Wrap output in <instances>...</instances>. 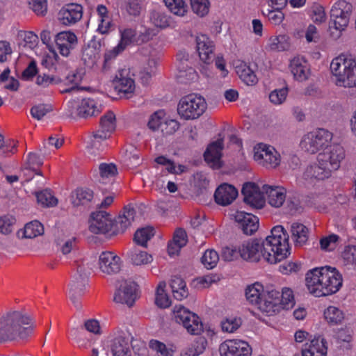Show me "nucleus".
<instances>
[{
    "label": "nucleus",
    "instance_id": "393cba45",
    "mask_svg": "<svg viewBox=\"0 0 356 356\" xmlns=\"http://www.w3.org/2000/svg\"><path fill=\"white\" fill-rule=\"evenodd\" d=\"M101 44L96 40H90L82 51V60L88 67H92L99 58Z\"/></svg>",
    "mask_w": 356,
    "mask_h": 356
},
{
    "label": "nucleus",
    "instance_id": "052dcab7",
    "mask_svg": "<svg viewBox=\"0 0 356 356\" xmlns=\"http://www.w3.org/2000/svg\"><path fill=\"white\" fill-rule=\"evenodd\" d=\"M141 2V0H126L125 9L128 14L138 16L142 9Z\"/></svg>",
    "mask_w": 356,
    "mask_h": 356
},
{
    "label": "nucleus",
    "instance_id": "5701e85b",
    "mask_svg": "<svg viewBox=\"0 0 356 356\" xmlns=\"http://www.w3.org/2000/svg\"><path fill=\"white\" fill-rule=\"evenodd\" d=\"M318 163H314L307 167L303 177L306 180H323L331 176L332 172L326 164H323L318 159Z\"/></svg>",
    "mask_w": 356,
    "mask_h": 356
},
{
    "label": "nucleus",
    "instance_id": "8fccbe9b",
    "mask_svg": "<svg viewBox=\"0 0 356 356\" xmlns=\"http://www.w3.org/2000/svg\"><path fill=\"white\" fill-rule=\"evenodd\" d=\"M15 222V218L10 215L0 216V232L3 234H9L12 232L13 225Z\"/></svg>",
    "mask_w": 356,
    "mask_h": 356
},
{
    "label": "nucleus",
    "instance_id": "338daca9",
    "mask_svg": "<svg viewBox=\"0 0 356 356\" xmlns=\"http://www.w3.org/2000/svg\"><path fill=\"white\" fill-rule=\"evenodd\" d=\"M62 81L61 79L55 76H49L45 74L38 75L36 79V83L44 88L49 86L51 83L58 84Z\"/></svg>",
    "mask_w": 356,
    "mask_h": 356
},
{
    "label": "nucleus",
    "instance_id": "4be33fe9",
    "mask_svg": "<svg viewBox=\"0 0 356 356\" xmlns=\"http://www.w3.org/2000/svg\"><path fill=\"white\" fill-rule=\"evenodd\" d=\"M237 195L238 191L233 186L223 184L216 190L214 198L217 204L227 206L230 204Z\"/></svg>",
    "mask_w": 356,
    "mask_h": 356
},
{
    "label": "nucleus",
    "instance_id": "ddd939ff",
    "mask_svg": "<svg viewBox=\"0 0 356 356\" xmlns=\"http://www.w3.org/2000/svg\"><path fill=\"white\" fill-rule=\"evenodd\" d=\"M113 220L107 212L99 211L91 214L89 226L91 232L99 234L111 232L113 234Z\"/></svg>",
    "mask_w": 356,
    "mask_h": 356
},
{
    "label": "nucleus",
    "instance_id": "6ab92c4d",
    "mask_svg": "<svg viewBox=\"0 0 356 356\" xmlns=\"http://www.w3.org/2000/svg\"><path fill=\"white\" fill-rule=\"evenodd\" d=\"M239 228L246 235H252L259 227V218L249 213L237 211L234 216Z\"/></svg>",
    "mask_w": 356,
    "mask_h": 356
},
{
    "label": "nucleus",
    "instance_id": "6e6d98bb",
    "mask_svg": "<svg viewBox=\"0 0 356 356\" xmlns=\"http://www.w3.org/2000/svg\"><path fill=\"white\" fill-rule=\"evenodd\" d=\"M29 7L38 15H44L47 11V0H29Z\"/></svg>",
    "mask_w": 356,
    "mask_h": 356
},
{
    "label": "nucleus",
    "instance_id": "cd10ccee",
    "mask_svg": "<svg viewBox=\"0 0 356 356\" xmlns=\"http://www.w3.org/2000/svg\"><path fill=\"white\" fill-rule=\"evenodd\" d=\"M291 72L294 78L300 81L308 79L309 70L307 67V62L303 57H295L291 60Z\"/></svg>",
    "mask_w": 356,
    "mask_h": 356
},
{
    "label": "nucleus",
    "instance_id": "20e7f679",
    "mask_svg": "<svg viewBox=\"0 0 356 356\" xmlns=\"http://www.w3.org/2000/svg\"><path fill=\"white\" fill-rule=\"evenodd\" d=\"M241 193L244 202L257 209H262L265 205L264 193L269 204L275 208L282 207L286 199L284 188L268 184H264L260 189L255 183L247 182L243 184Z\"/></svg>",
    "mask_w": 356,
    "mask_h": 356
},
{
    "label": "nucleus",
    "instance_id": "c9c22d12",
    "mask_svg": "<svg viewBox=\"0 0 356 356\" xmlns=\"http://www.w3.org/2000/svg\"><path fill=\"white\" fill-rule=\"evenodd\" d=\"M154 235V228L146 227L138 229L134 235V241L138 245L147 247V241Z\"/></svg>",
    "mask_w": 356,
    "mask_h": 356
},
{
    "label": "nucleus",
    "instance_id": "7c9ffc66",
    "mask_svg": "<svg viewBox=\"0 0 356 356\" xmlns=\"http://www.w3.org/2000/svg\"><path fill=\"white\" fill-rule=\"evenodd\" d=\"M111 352L113 356H131L128 339L122 336L115 338L111 343Z\"/></svg>",
    "mask_w": 356,
    "mask_h": 356
},
{
    "label": "nucleus",
    "instance_id": "79ce46f5",
    "mask_svg": "<svg viewBox=\"0 0 356 356\" xmlns=\"http://www.w3.org/2000/svg\"><path fill=\"white\" fill-rule=\"evenodd\" d=\"M170 12L178 16H184L187 13V6L184 0H163Z\"/></svg>",
    "mask_w": 356,
    "mask_h": 356
},
{
    "label": "nucleus",
    "instance_id": "4d7b16f0",
    "mask_svg": "<svg viewBox=\"0 0 356 356\" xmlns=\"http://www.w3.org/2000/svg\"><path fill=\"white\" fill-rule=\"evenodd\" d=\"M51 110L52 108L51 105L38 104L31 108V114L34 118L40 120Z\"/></svg>",
    "mask_w": 356,
    "mask_h": 356
},
{
    "label": "nucleus",
    "instance_id": "4468645a",
    "mask_svg": "<svg viewBox=\"0 0 356 356\" xmlns=\"http://www.w3.org/2000/svg\"><path fill=\"white\" fill-rule=\"evenodd\" d=\"M263 304L259 306V310L266 313L268 316H273L281 309L280 292L273 289V286H267L263 290Z\"/></svg>",
    "mask_w": 356,
    "mask_h": 356
},
{
    "label": "nucleus",
    "instance_id": "9d476101",
    "mask_svg": "<svg viewBox=\"0 0 356 356\" xmlns=\"http://www.w3.org/2000/svg\"><path fill=\"white\" fill-rule=\"evenodd\" d=\"M346 157V152L342 146L339 144H334L330 145L325 149L323 152L318 155V159L322 162L323 164H326L330 171L337 170L341 162Z\"/></svg>",
    "mask_w": 356,
    "mask_h": 356
},
{
    "label": "nucleus",
    "instance_id": "603ef678",
    "mask_svg": "<svg viewBox=\"0 0 356 356\" xmlns=\"http://www.w3.org/2000/svg\"><path fill=\"white\" fill-rule=\"evenodd\" d=\"M339 240V236L334 234L323 237L320 240L321 248L323 250H334Z\"/></svg>",
    "mask_w": 356,
    "mask_h": 356
},
{
    "label": "nucleus",
    "instance_id": "a211bd4d",
    "mask_svg": "<svg viewBox=\"0 0 356 356\" xmlns=\"http://www.w3.org/2000/svg\"><path fill=\"white\" fill-rule=\"evenodd\" d=\"M136 210L131 205L125 206L123 211L113 221V234L123 233L134 221Z\"/></svg>",
    "mask_w": 356,
    "mask_h": 356
},
{
    "label": "nucleus",
    "instance_id": "680f3d73",
    "mask_svg": "<svg viewBox=\"0 0 356 356\" xmlns=\"http://www.w3.org/2000/svg\"><path fill=\"white\" fill-rule=\"evenodd\" d=\"M99 175L102 178L114 177L118 174V170L113 163H102L99 166Z\"/></svg>",
    "mask_w": 356,
    "mask_h": 356
},
{
    "label": "nucleus",
    "instance_id": "13d9d810",
    "mask_svg": "<svg viewBox=\"0 0 356 356\" xmlns=\"http://www.w3.org/2000/svg\"><path fill=\"white\" fill-rule=\"evenodd\" d=\"M342 258L346 264H356V245H348L342 252Z\"/></svg>",
    "mask_w": 356,
    "mask_h": 356
},
{
    "label": "nucleus",
    "instance_id": "774afa93",
    "mask_svg": "<svg viewBox=\"0 0 356 356\" xmlns=\"http://www.w3.org/2000/svg\"><path fill=\"white\" fill-rule=\"evenodd\" d=\"M179 128V123L175 120H163L161 131L163 134L170 135Z\"/></svg>",
    "mask_w": 356,
    "mask_h": 356
},
{
    "label": "nucleus",
    "instance_id": "a19ab883",
    "mask_svg": "<svg viewBox=\"0 0 356 356\" xmlns=\"http://www.w3.org/2000/svg\"><path fill=\"white\" fill-rule=\"evenodd\" d=\"M131 263L136 266L145 265L151 263L153 258L145 251L135 250L129 255Z\"/></svg>",
    "mask_w": 356,
    "mask_h": 356
},
{
    "label": "nucleus",
    "instance_id": "dca6fc26",
    "mask_svg": "<svg viewBox=\"0 0 356 356\" xmlns=\"http://www.w3.org/2000/svg\"><path fill=\"white\" fill-rule=\"evenodd\" d=\"M196 47L200 60L205 64H211L215 58L214 44L209 38L204 34L196 37Z\"/></svg>",
    "mask_w": 356,
    "mask_h": 356
},
{
    "label": "nucleus",
    "instance_id": "f704fd0d",
    "mask_svg": "<svg viewBox=\"0 0 356 356\" xmlns=\"http://www.w3.org/2000/svg\"><path fill=\"white\" fill-rule=\"evenodd\" d=\"M99 111L97 109L95 103L92 99H83L77 108V116L87 118L98 114Z\"/></svg>",
    "mask_w": 356,
    "mask_h": 356
},
{
    "label": "nucleus",
    "instance_id": "2f4dec72",
    "mask_svg": "<svg viewBox=\"0 0 356 356\" xmlns=\"http://www.w3.org/2000/svg\"><path fill=\"white\" fill-rule=\"evenodd\" d=\"M170 284L173 296L175 299L181 300L188 297V291L186 288V284L181 277L179 276L172 277Z\"/></svg>",
    "mask_w": 356,
    "mask_h": 356
},
{
    "label": "nucleus",
    "instance_id": "de8ad7c7",
    "mask_svg": "<svg viewBox=\"0 0 356 356\" xmlns=\"http://www.w3.org/2000/svg\"><path fill=\"white\" fill-rule=\"evenodd\" d=\"M115 128V116L111 111L107 112L100 120V129L111 133Z\"/></svg>",
    "mask_w": 356,
    "mask_h": 356
},
{
    "label": "nucleus",
    "instance_id": "bf43d9fd",
    "mask_svg": "<svg viewBox=\"0 0 356 356\" xmlns=\"http://www.w3.org/2000/svg\"><path fill=\"white\" fill-rule=\"evenodd\" d=\"M312 17L315 23L324 22L326 19L324 8L318 3H314L312 7Z\"/></svg>",
    "mask_w": 356,
    "mask_h": 356
},
{
    "label": "nucleus",
    "instance_id": "72a5a7b5",
    "mask_svg": "<svg viewBox=\"0 0 356 356\" xmlns=\"http://www.w3.org/2000/svg\"><path fill=\"white\" fill-rule=\"evenodd\" d=\"M263 291V286L255 283L252 286H248L245 290V296L247 300L252 305H254L259 309V306L263 304V293H261V291Z\"/></svg>",
    "mask_w": 356,
    "mask_h": 356
},
{
    "label": "nucleus",
    "instance_id": "f03ea898",
    "mask_svg": "<svg viewBox=\"0 0 356 356\" xmlns=\"http://www.w3.org/2000/svg\"><path fill=\"white\" fill-rule=\"evenodd\" d=\"M342 276L335 268L323 266L309 270L306 273L307 288L315 297L337 293L342 286Z\"/></svg>",
    "mask_w": 356,
    "mask_h": 356
},
{
    "label": "nucleus",
    "instance_id": "3c124183",
    "mask_svg": "<svg viewBox=\"0 0 356 356\" xmlns=\"http://www.w3.org/2000/svg\"><path fill=\"white\" fill-rule=\"evenodd\" d=\"M288 88H282L281 89H275L273 90L269 95L270 101L274 104H282L287 96Z\"/></svg>",
    "mask_w": 356,
    "mask_h": 356
},
{
    "label": "nucleus",
    "instance_id": "864d4df0",
    "mask_svg": "<svg viewBox=\"0 0 356 356\" xmlns=\"http://www.w3.org/2000/svg\"><path fill=\"white\" fill-rule=\"evenodd\" d=\"M275 149L270 146L268 150L264 152V157L260 162L264 165H269L271 167H276L279 164V159L276 156Z\"/></svg>",
    "mask_w": 356,
    "mask_h": 356
},
{
    "label": "nucleus",
    "instance_id": "e2e57ef3",
    "mask_svg": "<svg viewBox=\"0 0 356 356\" xmlns=\"http://www.w3.org/2000/svg\"><path fill=\"white\" fill-rule=\"evenodd\" d=\"M97 10L99 16L102 17L101 23L99 25L98 29L102 33H106L107 32L111 24V22L108 20L106 22V18H108L107 16V8L103 5H99L98 6Z\"/></svg>",
    "mask_w": 356,
    "mask_h": 356
},
{
    "label": "nucleus",
    "instance_id": "412c9836",
    "mask_svg": "<svg viewBox=\"0 0 356 356\" xmlns=\"http://www.w3.org/2000/svg\"><path fill=\"white\" fill-rule=\"evenodd\" d=\"M77 42V38L70 31H63L56 35V43L60 54L67 56L70 50L74 47Z\"/></svg>",
    "mask_w": 356,
    "mask_h": 356
},
{
    "label": "nucleus",
    "instance_id": "5fc2aeb1",
    "mask_svg": "<svg viewBox=\"0 0 356 356\" xmlns=\"http://www.w3.org/2000/svg\"><path fill=\"white\" fill-rule=\"evenodd\" d=\"M163 112L161 111H156L155 113H154L151 115V117L148 121V123H147V126H148L149 129H150L151 130H152L154 131H155L158 129H161V125L163 122Z\"/></svg>",
    "mask_w": 356,
    "mask_h": 356
},
{
    "label": "nucleus",
    "instance_id": "b1692460",
    "mask_svg": "<svg viewBox=\"0 0 356 356\" xmlns=\"http://www.w3.org/2000/svg\"><path fill=\"white\" fill-rule=\"evenodd\" d=\"M82 17V7L79 4L68 5L59 12V20L65 25L76 23Z\"/></svg>",
    "mask_w": 356,
    "mask_h": 356
},
{
    "label": "nucleus",
    "instance_id": "58836bf2",
    "mask_svg": "<svg viewBox=\"0 0 356 356\" xmlns=\"http://www.w3.org/2000/svg\"><path fill=\"white\" fill-rule=\"evenodd\" d=\"M236 72L247 85H254L257 82V78L254 72L245 64L237 67Z\"/></svg>",
    "mask_w": 356,
    "mask_h": 356
},
{
    "label": "nucleus",
    "instance_id": "0e129e2a",
    "mask_svg": "<svg viewBox=\"0 0 356 356\" xmlns=\"http://www.w3.org/2000/svg\"><path fill=\"white\" fill-rule=\"evenodd\" d=\"M241 325V321L240 318H227L222 321L221 327L224 332H234Z\"/></svg>",
    "mask_w": 356,
    "mask_h": 356
},
{
    "label": "nucleus",
    "instance_id": "a878e982",
    "mask_svg": "<svg viewBox=\"0 0 356 356\" xmlns=\"http://www.w3.org/2000/svg\"><path fill=\"white\" fill-rule=\"evenodd\" d=\"M326 341L323 338L318 337L311 340L309 343L305 344V348L302 350V356H326Z\"/></svg>",
    "mask_w": 356,
    "mask_h": 356
},
{
    "label": "nucleus",
    "instance_id": "2eb2a0df",
    "mask_svg": "<svg viewBox=\"0 0 356 356\" xmlns=\"http://www.w3.org/2000/svg\"><path fill=\"white\" fill-rule=\"evenodd\" d=\"M221 356H250L252 348L249 344L241 340H227L219 347Z\"/></svg>",
    "mask_w": 356,
    "mask_h": 356
},
{
    "label": "nucleus",
    "instance_id": "49530a36",
    "mask_svg": "<svg viewBox=\"0 0 356 356\" xmlns=\"http://www.w3.org/2000/svg\"><path fill=\"white\" fill-rule=\"evenodd\" d=\"M219 260V256L216 251L207 250L201 258V261L207 269L213 268Z\"/></svg>",
    "mask_w": 356,
    "mask_h": 356
},
{
    "label": "nucleus",
    "instance_id": "ea45409f",
    "mask_svg": "<svg viewBox=\"0 0 356 356\" xmlns=\"http://www.w3.org/2000/svg\"><path fill=\"white\" fill-rule=\"evenodd\" d=\"M36 197L38 202L44 207H53L58 204V199L47 189L36 193Z\"/></svg>",
    "mask_w": 356,
    "mask_h": 356
},
{
    "label": "nucleus",
    "instance_id": "7ed1b4c3",
    "mask_svg": "<svg viewBox=\"0 0 356 356\" xmlns=\"http://www.w3.org/2000/svg\"><path fill=\"white\" fill-rule=\"evenodd\" d=\"M33 330L32 318L24 311H9L0 316V343L25 339Z\"/></svg>",
    "mask_w": 356,
    "mask_h": 356
},
{
    "label": "nucleus",
    "instance_id": "6e6552de",
    "mask_svg": "<svg viewBox=\"0 0 356 356\" xmlns=\"http://www.w3.org/2000/svg\"><path fill=\"white\" fill-rule=\"evenodd\" d=\"M175 321L181 324L191 334L198 335L203 332V324L200 317L183 306H176L174 309Z\"/></svg>",
    "mask_w": 356,
    "mask_h": 356
},
{
    "label": "nucleus",
    "instance_id": "69168bd1",
    "mask_svg": "<svg viewBox=\"0 0 356 356\" xmlns=\"http://www.w3.org/2000/svg\"><path fill=\"white\" fill-rule=\"evenodd\" d=\"M196 76V72L192 67H188L187 70H184V67H183L179 70L177 79L180 83H187L188 81L195 79Z\"/></svg>",
    "mask_w": 356,
    "mask_h": 356
},
{
    "label": "nucleus",
    "instance_id": "bb28decb",
    "mask_svg": "<svg viewBox=\"0 0 356 356\" xmlns=\"http://www.w3.org/2000/svg\"><path fill=\"white\" fill-rule=\"evenodd\" d=\"M223 148L222 139H218L211 143L204 153V160L207 163H212L213 166L220 167V160L222 156L221 151Z\"/></svg>",
    "mask_w": 356,
    "mask_h": 356
},
{
    "label": "nucleus",
    "instance_id": "473e14b6",
    "mask_svg": "<svg viewBox=\"0 0 356 356\" xmlns=\"http://www.w3.org/2000/svg\"><path fill=\"white\" fill-rule=\"evenodd\" d=\"M291 232L296 245L302 246L308 240V228L302 223L293 222L291 225Z\"/></svg>",
    "mask_w": 356,
    "mask_h": 356
},
{
    "label": "nucleus",
    "instance_id": "c756f323",
    "mask_svg": "<svg viewBox=\"0 0 356 356\" xmlns=\"http://www.w3.org/2000/svg\"><path fill=\"white\" fill-rule=\"evenodd\" d=\"M94 197V192L88 188H78L72 193V203L74 207L86 205Z\"/></svg>",
    "mask_w": 356,
    "mask_h": 356
},
{
    "label": "nucleus",
    "instance_id": "9b49d317",
    "mask_svg": "<svg viewBox=\"0 0 356 356\" xmlns=\"http://www.w3.org/2000/svg\"><path fill=\"white\" fill-rule=\"evenodd\" d=\"M76 271L78 277H76L75 280L72 282L70 290V298L75 307L81 309V305L79 299L83 294L88 282L89 271L88 268L83 265H79Z\"/></svg>",
    "mask_w": 356,
    "mask_h": 356
},
{
    "label": "nucleus",
    "instance_id": "c85d7f7f",
    "mask_svg": "<svg viewBox=\"0 0 356 356\" xmlns=\"http://www.w3.org/2000/svg\"><path fill=\"white\" fill-rule=\"evenodd\" d=\"M113 84L116 90L123 93H131L135 89L134 81L127 76L125 70L119 71L113 79Z\"/></svg>",
    "mask_w": 356,
    "mask_h": 356
},
{
    "label": "nucleus",
    "instance_id": "a18cd8bd",
    "mask_svg": "<svg viewBox=\"0 0 356 356\" xmlns=\"http://www.w3.org/2000/svg\"><path fill=\"white\" fill-rule=\"evenodd\" d=\"M325 319L329 323L338 324L343 319V312L335 307L330 306L324 312Z\"/></svg>",
    "mask_w": 356,
    "mask_h": 356
},
{
    "label": "nucleus",
    "instance_id": "f3484780",
    "mask_svg": "<svg viewBox=\"0 0 356 356\" xmlns=\"http://www.w3.org/2000/svg\"><path fill=\"white\" fill-rule=\"evenodd\" d=\"M99 268L104 274H116L121 268L120 258L112 252H102L99 257Z\"/></svg>",
    "mask_w": 356,
    "mask_h": 356
},
{
    "label": "nucleus",
    "instance_id": "aec40b11",
    "mask_svg": "<svg viewBox=\"0 0 356 356\" xmlns=\"http://www.w3.org/2000/svg\"><path fill=\"white\" fill-rule=\"evenodd\" d=\"M136 33V31L131 29H124L121 32V40L120 43L115 47L112 51L105 54L104 69H106V64L108 60L115 57L119 53L125 49L127 46L131 44H135Z\"/></svg>",
    "mask_w": 356,
    "mask_h": 356
},
{
    "label": "nucleus",
    "instance_id": "1a4fd4ad",
    "mask_svg": "<svg viewBox=\"0 0 356 356\" xmlns=\"http://www.w3.org/2000/svg\"><path fill=\"white\" fill-rule=\"evenodd\" d=\"M331 140V134L324 129H319L305 135L300 142L302 150L315 154L327 147Z\"/></svg>",
    "mask_w": 356,
    "mask_h": 356
},
{
    "label": "nucleus",
    "instance_id": "0eeeda50",
    "mask_svg": "<svg viewBox=\"0 0 356 356\" xmlns=\"http://www.w3.org/2000/svg\"><path fill=\"white\" fill-rule=\"evenodd\" d=\"M206 108L207 102L204 97L196 94H190L179 100L177 112L181 118L190 120L200 117Z\"/></svg>",
    "mask_w": 356,
    "mask_h": 356
},
{
    "label": "nucleus",
    "instance_id": "f257e3e1",
    "mask_svg": "<svg viewBox=\"0 0 356 356\" xmlns=\"http://www.w3.org/2000/svg\"><path fill=\"white\" fill-rule=\"evenodd\" d=\"M289 238L285 229L277 225L262 242L259 239L244 241L239 246L240 257L250 262H258L263 257L269 264H276L290 254Z\"/></svg>",
    "mask_w": 356,
    "mask_h": 356
},
{
    "label": "nucleus",
    "instance_id": "f8f14e48",
    "mask_svg": "<svg viewBox=\"0 0 356 356\" xmlns=\"http://www.w3.org/2000/svg\"><path fill=\"white\" fill-rule=\"evenodd\" d=\"M137 298L136 284L134 282L122 280L118 282L114 293L113 300L117 303L132 307Z\"/></svg>",
    "mask_w": 356,
    "mask_h": 356
},
{
    "label": "nucleus",
    "instance_id": "e433bc0d",
    "mask_svg": "<svg viewBox=\"0 0 356 356\" xmlns=\"http://www.w3.org/2000/svg\"><path fill=\"white\" fill-rule=\"evenodd\" d=\"M44 234V227L38 220L31 221L26 224L24 229V237L33 238Z\"/></svg>",
    "mask_w": 356,
    "mask_h": 356
},
{
    "label": "nucleus",
    "instance_id": "37998d69",
    "mask_svg": "<svg viewBox=\"0 0 356 356\" xmlns=\"http://www.w3.org/2000/svg\"><path fill=\"white\" fill-rule=\"evenodd\" d=\"M192 10L202 17L209 13L210 2L209 0H190Z\"/></svg>",
    "mask_w": 356,
    "mask_h": 356
},
{
    "label": "nucleus",
    "instance_id": "4c0bfd02",
    "mask_svg": "<svg viewBox=\"0 0 356 356\" xmlns=\"http://www.w3.org/2000/svg\"><path fill=\"white\" fill-rule=\"evenodd\" d=\"M165 282H161L156 289L155 303L160 308H167L171 304V301L165 291Z\"/></svg>",
    "mask_w": 356,
    "mask_h": 356
},
{
    "label": "nucleus",
    "instance_id": "09e8293b",
    "mask_svg": "<svg viewBox=\"0 0 356 356\" xmlns=\"http://www.w3.org/2000/svg\"><path fill=\"white\" fill-rule=\"evenodd\" d=\"M294 296L293 291L289 288H284L280 293L281 309H289L294 305Z\"/></svg>",
    "mask_w": 356,
    "mask_h": 356
},
{
    "label": "nucleus",
    "instance_id": "c03bdc74",
    "mask_svg": "<svg viewBox=\"0 0 356 356\" xmlns=\"http://www.w3.org/2000/svg\"><path fill=\"white\" fill-rule=\"evenodd\" d=\"M150 20L156 27L165 29L170 25V17L164 13L153 10L150 14Z\"/></svg>",
    "mask_w": 356,
    "mask_h": 356
},
{
    "label": "nucleus",
    "instance_id": "39448f33",
    "mask_svg": "<svg viewBox=\"0 0 356 356\" xmlns=\"http://www.w3.org/2000/svg\"><path fill=\"white\" fill-rule=\"evenodd\" d=\"M330 70L336 77V84L345 88L356 87V59L352 54H341L334 58Z\"/></svg>",
    "mask_w": 356,
    "mask_h": 356
},
{
    "label": "nucleus",
    "instance_id": "423d86ee",
    "mask_svg": "<svg viewBox=\"0 0 356 356\" xmlns=\"http://www.w3.org/2000/svg\"><path fill=\"white\" fill-rule=\"evenodd\" d=\"M352 9V5L345 0H339L332 6L329 30L333 39L339 38L342 31L348 26Z\"/></svg>",
    "mask_w": 356,
    "mask_h": 356
}]
</instances>
